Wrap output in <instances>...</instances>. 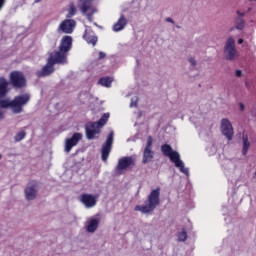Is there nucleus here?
Masks as SVG:
<instances>
[{"label": "nucleus", "mask_w": 256, "mask_h": 256, "mask_svg": "<svg viewBox=\"0 0 256 256\" xmlns=\"http://www.w3.org/2000/svg\"><path fill=\"white\" fill-rule=\"evenodd\" d=\"M9 86V82L7 79L1 77L0 78V108L7 109L10 107L14 113H21L23 111V107L27 105L31 99V95L29 94H22L16 96L14 100L3 99L5 95H7V87Z\"/></svg>", "instance_id": "obj_1"}, {"label": "nucleus", "mask_w": 256, "mask_h": 256, "mask_svg": "<svg viewBox=\"0 0 256 256\" xmlns=\"http://www.w3.org/2000/svg\"><path fill=\"white\" fill-rule=\"evenodd\" d=\"M161 151L165 157H169L170 161L174 163L175 167H177L181 173H184V175H189V169L185 168V163L183 160H181V155L179 152L174 151L173 148H171V146L168 144L163 145L161 147Z\"/></svg>", "instance_id": "obj_2"}, {"label": "nucleus", "mask_w": 256, "mask_h": 256, "mask_svg": "<svg viewBox=\"0 0 256 256\" xmlns=\"http://www.w3.org/2000/svg\"><path fill=\"white\" fill-rule=\"evenodd\" d=\"M159 195H161V189L157 188L151 191L148 195L147 203L144 205H137L135 206V211H140L144 215L148 213H153L157 206L159 205Z\"/></svg>", "instance_id": "obj_3"}, {"label": "nucleus", "mask_w": 256, "mask_h": 256, "mask_svg": "<svg viewBox=\"0 0 256 256\" xmlns=\"http://www.w3.org/2000/svg\"><path fill=\"white\" fill-rule=\"evenodd\" d=\"M73 45V38L71 36H64L61 39L59 51L51 53V55L55 56L56 61L61 65H65L67 63V52L71 50Z\"/></svg>", "instance_id": "obj_4"}, {"label": "nucleus", "mask_w": 256, "mask_h": 256, "mask_svg": "<svg viewBox=\"0 0 256 256\" xmlns=\"http://www.w3.org/2000/svg\"><path fill=\"white\" fill-rule=\"evenodd\" d=\"M109 113H104L98 122H90L86 125V137L87 139H95L99 133H101V128L104 127L109 121Z\"/></svg>", "instance_id": "obj_5"}, {"label": "nucleus", "mask_w": 256, "mask_h": 256, "mask_svg": "<svg viewBox=\"0 0 256 256\" xmlns=\"http://www.w3.org/2000/svg\"><path fill=\"white\" fill-rule=\"evenodd\" d=\"M133 167H135V156L122 157L118 160L116 173L121 175V173L129 171V169H133Z\"/></svg>", "instance_id": "obj_6"}, {"label": "nucleus", "mask_w": 256, "mask_h": 256, "mask_svg": "<svg viewBox=\"0 0 256 256\" xmlns=\"http://www.w3.org/2000/svg\"><path fill=\"white\" fill-rule=\"evenodd\" d=\"M93 0H78V7L87 16L88 21H92L91 15L97 13V8L92 6Z\"/></svg>", "instance_id": "obj_7"}, {"label": "nucleus", "mask_w": 256, "mask_h": 256, "mask_svg": "<svg viewBox=\"0 0 256 256\" xmlns=\"http://www.w3.org/2000/svg\"><path fill=\"white\" fill-rule=\"evenodd\" d=\"M57 63L61 64V62H57V58L55 56L50 54L47 64L41 70H39L37 72V77H47V76L51 75V73H53V71H55V68L53 67V65H55Z\"/></svg>", "instance_id": "obj_8"}, {"label": "nucleus", "mask_w": 256, "mask_h": 256, "mask_svg": "<svg viewBox=\"0 0 256 256\" xmlns=\"http://www.w3.org/2000/svg\"><path fill=\"white\" fill-rule=\"evenodd\" d=\"M220 131L228 141L233 140L235 130H233V124H231V121H229V119L224 118L221 120Z\"/></svg>", "instance_id": "obj_9"}, {"label": "nucleus", "mask_w": 256, "mask_h": 256, "mask_svg": "<svg viewBox=\"0 0 256 256\" xmlns=\"http://www.w3.org/2000/svg\"><path fill=\"white\" fill-rule=\"evenodd\" d=\"M224 54L226 59L229 61H233L237 57V49L235 48V38L229 37L226 40L225 46H224Z\"/></svg>", "instance_id": "obj_10"}, {"label": "nucleus", "mask_w": 256, "mask_h": 256, "mask_svg": "<svg viewBox=\"0 0 256 256\" xmlns=\"http://www.w3.org/2000/svg\"><path fill=\"white\" fill-rule=\"evenodd\" d=\"M75 27H77V22H75V20L65 19L59 24L57 33H65L66 35H71V33L75 31Z\"/></svg>", "instance_id": "obj_11"}, {"label": "nucleus", "mask_w": 256, "mask_h": 256, "mask_svg": "<svg viewBox=\"0 0 256 256\" xmlns=\"http://www.w3.org/2000/svg\"><path fill=\"white\" fill-rule=\"evenodd\" d=\"M81 139H83V134L81 133H74L71 138H67L64 142L65 153H71V149L77 147Z\"/></svg>", "instance_id": "obj_12"}, {"label": "nucleus", "mask_w": 256, "mask_h": 256, "mask_svg": "<svg viewBox=\"0 0 256 256\" xmlns=\"http://www.w3.org/2000/svg\"><path fill=\"white\" fill-rule=\"evenodd\" d=\"M97 199H99V195H93V194H82L79 197L80 202L86 209H93L95 205H97Z\"/></svg>", "instance_id": "obj_13"}, {"label": "nucleus", "mask_w": 256, "mask_h": 256, "mask_svg": "<svg viewBox=\"0 0 256 256\" xmlns=\"http://www.w3.org/2000/svg\"><path fill=\"white\" fill-rule=\"evenodd\" d=\"M99 223H101L100 214H96L95 216L88 218L85 222V229L87 233H95V231L99 229Z\"/></svg>", "instance_id": "obj_14"}, {"label": "nucleus", "mask_w": 256, "mask_h": 256, "mask_svg": "<svg viewBox=\"0 0 256 256\" xmlns=\"http://www.w3.org/2000/svg\"><path fill=\"white\" fill-rule=\"evenodd\" d=\"M113 131H111L108 134V137L106 139V142L102 146L101 150V156H102V161L107 163V159H109V153H111V146L113 145Z\"/></svg>", "instance_id": "obj_15"}, {"label": "nucleus", "mask_w": 256, "mask_h": 256, "mask_svg": "<svg viewBox=\"0 0 256 256\" xmlns=\"http://www.w3.org/2000/svg\"><path fill=\"white\" fill-rule=\"evenodd\" d=\"M10 83L13 87L21 89V87L26 85L25 76L21 72L14 71L10 74Z\"/></svg>", "instance_id": "obj_16"}, {"label": "nucleus", "mask_w": 256, "mask_h": 256, "mask_svg": "<svg viewBox=\"0 0 256 256\" xmlns=\"http://www.w3.org/2000/svg\"><path fill=\"white\" fill-rule=\"evenodd\" d=\"M152 147H153V138L149 136L147 138L146 148L144 150L143 163H149L153 161L154 152L152 150Z\"/></svg>", "instance_id": "obj_17"}, {"label": "nucleus", "mask_w": 256, "mask_h": 256, "mask_svg": "<svg viewBox=\"0 0 256 256\" xmlns=\"http://www.w3.org/2000/svg\"><path fill=\"white\" fill-rule=\"evenodd\" d=\"M37 191H39L37 183L30 182L24 191L27 201H33L34 199H37Z\"/></svg>", "instance_id": "obj_18"}, {"label": "nucleus", "mask_w": 256, "mask_h": 256, "mask_svg": "<svg viewBox=\"0 0 256 256\" xmlns=\"http://www.w3.org/2000/svg\"><path fill=\"white\" fill-rule=\"evenodd\" d=\"M129 23V20L125 18V15L121 14L117 22L113 25L112 31L115 33H119V31H123L125 27H127V24Z\"/></svg>", "instance_id": "obj_19"}, {"label": "nucleus", "mask_w": 256, "mask_h": 256, "mask_svg": "<svg viewBox=\"0 0 256 256\" xmlns=\"http://www.w3.org/2000/svg\"><path fill=\"white\" fill-rule=\"evenodd\" d=\"M83 39H85L88 44L93 45V47L97 45V36H95V33L89 28H86Z\"/></svg>", "instance_id": "obj_20"}, {"label": "nucleus", "mask_w": 256, "mask_h": 256, "mask_svg": "<svg viewBox=\"0 0 256 256\" xmlns=\"http://www.w3.org/2000/svg\"><path fill=\"white\" fill-rule=\"evenodd\" d=\"M77 15V7L75 3L71 2L66 9V19H71V17H75Z\"/></svg>", "instance_id": "obj_21"}, {"label": "nucleus", "mask_w": 256, "mask_h": 256, "mask_svg": "<svg viewBox=\"0 0 256 256\" xmlns=\"http://www.w3.org/2000/svg\"><path fill=\"white\" fill-rule=\"evenodd\" d=\"M251 147V142H249V138L247 135H243V146H242V155H247L249 148Z\"/></svg>", "instance_id": "obj_22"}, {"label": "nucleus", "mask_w": 256, "mask_h": 256, "mask_svg": "<svg viewBox=\"0 0 256 256\" xmlns=\"http://www.w3.org/2000/svg\"><path fill=\"white\" fill-rule=\"evenodd\" d=\"M112 83H113V78L111 77H104L99 80V84L102 85V87H111Z\"/></svg>", "instance_id": "obj_23"}, {"label": "nucleus", "mask_w": 256, "mask_h": 256, "mask_svg": "<svg viewBox=\"0 0 256 256\" xmlns=\"http://www.w3.org/2000/svg\"><path fill=\"white\" fill-rule=\"evenodd\" d=\"M187 240V231L185 229H182L180 232H178V241H186Z\"/></svg>", "instance_id": "obj_24"}, {"label": "nucleus", "mask_w": 256, "mask_h": 256, "mask_svg": "<svg viewBox=\"0 0 256 256\" xmlns=\"http://www.w3.org/2000/svg\"><path fill=\"white\" fill-rule=\"evenodd\" d=\"M25 135H26L25 131H20L16 134L14 139L16 142L23 141V139H25Z\"/></svg>", "instance_id": "obj_25"}, {"label": "nucleus", "mask_w": 256, "mask_h": 256, "mask_svg": "<svg viewBox=\"0 0 256 256\" xmlns=\"http://www.w3.org/2000/svg\"><path fill=\"white\" fill-rule=\"evenodd\" d=\"M243 27H245V21L239 19L237 22H236V29H243Z\"/></svg>", "instance_id": "obj_26"}, {"label": "nucleus", "mask_w": 256, "mask_h": 256, "mask_svg": "<svg viewBox=\"0 0 256 256\" xmlns=\"http://www.w3.org/2000/svg\"><path fill=\"white\" fill-rule=\"evenodd\" d=\"M139 101V98H137V96H134L131 99V103H130V107H137V102Z\"/></svg>", "instance_id": "obj_27"}, {"label": "nucleus", "mask_w": 256, "mask_h": 256, "mask_svg": "<svg viewBox=\"0 0 256 256\" xmlns=\"http://www.w3.org/2000/svg\"><path fill=\"white\" fill-rule=\"evenodd\" d=\"M188 61L192 67H195V65H197V60H195V58L193 57L189 58Z\"/></svg>", "instance_id": "obj_28"}, {"label": "nucleus", "mask_w": 256, "mask_h": 256, "mask_svg": "<svg viewBox=\"0 0 256 256\" xmlns=\"http://www.w3.org/2000/svg\"><path fill=\"white\" fill-rule=\"evenodd\" d=\"M240 111H245V105L243 103H239Z\"/></svg>", "instance_id": "obj_29"}, {"label": "nucleus", "mask_w": 256, "mask_h": 256, "mask_svg": "<svg viewBox=\"0 0 256 256\" xmlns=\"http://www.w3.org/2000/svg\"><path fill=\"white\" fill-rule=\"evenodd\" d=\"M99 59H105V52H99Z\"/></svg>", "instance_id": "obj_30"}, {"label": "nucleus", "mask_w": 256, "mask_h": 256, "mask_svg": "<svg viewBox=\"0 0 256 256\" xmlns=\"http://www.w3.org/2000/svg\"><path fill=\"white\" fill-rule=\"evenodd\" d=\"M235 75H236L237 77H241V75H242L241 70H236Z\"/></svg>", "instance_id": "obj_31"}, {"label": "nucleus", "mask_w": 256, "mask_h": 256, "mask_svg": "<svg viewBox=\"0 0 256 256\" xmlns=\"http://www.w3.org/2000/svg\"><path fill=\"white\" fill-rule=\"evenodd\" d=\"M3 5H5V0H0V9L3 8Z\"/></svg>", "instance_id": "obj_32"}, {"label": "nucleus", "mask_w": 256, "mask_h": 256, "mask_svg": "<svg viewBox=\"0 0 256 256\" xmlns=\"http://www.w3.org/2000/svg\"><path fill=\"white\" fill-rule=\"evenodd\" d=\"M3 117H5V115L3 114V112L0 111V121L1 119H3Z\"/></svg>", "instance_id": "obj_33"}, {"label": "nucleus", "mask_w": 256, "mask_h": 256, "mask_svg": "<svg viewBox=\"0 0 256 256\" xmlns=\"http://www.w3.org/2000/svg\"><path fill=\"white\" fill-rule=\"evenodd\" d=\"M242 43H243V39L240 38V39L238 40V44L241 45Z\"/></svg>", "instance_id": "obj_34"}, {"label": "nucleus", "mask_w": 256, "mask_h": 256, "mask_svg": "<svg viewBox=\"0 0 256 256\" xmlns=\"http://www.w3.org/2000/svg\"><path fill=\"white\" fill-rule=\"evenodd\" d=\"M167 21H170V22H171L172 20H171V18H167Z\"/></svg>", "instance_id": "obj_35"}, {"label": "nucleus", "mask_w": 256, "mask_h": 256, "mask_svg": "<svg viewBox=\"0 0 256 256\" xmlns=\"http://www.w3.org/2000/svg\"><path fill=\"white\" fill-rule=\"evenodd\" d=\"M3 156L0 154V159L2 158Z\"/></svg>", "instance_id": "obj_36"}]
</instances>
